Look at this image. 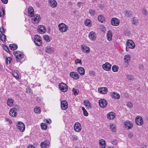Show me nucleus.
Returning <instances> with one entry per match:
<instances>
[{
  "label": "nucleus",
  "mask_w": 148,
  "mask_h": 148,
  "mask_svg": "<svg viewBox=\"0 0 148 148\" xmlns=\"http://www.w3.org/2000/svg\"><path fill=\"white\" fill-rule=\"evenodd\" d=\"M34 42L37 46H40L42 44V40L40 37L38 35L35 36Z\"/></svg>",
  "instance_id": "obj_1"
},
{
  "label": "nucleus",
  "mask_w": 148,
  "mask_h": 148,
  "mask_svg": "<svg viewBox=\"0 0 148 148\" xmlns=\"http://www.w3.org/2000/svg\"><path fill=\"white\" fill-rule=\"evenodd\" d=\"M59 30L62 32H66L68 29V27L64 23H61L58 25Z\"/></svg>",
  "instance_id": "obj_2"
},
{
  "label": "nucleus",
  "mask_w": 148,
  "mask_h": 148,
  "mask_svg": "<svg viewBox=\"0 0 148 148\" xmlns=\"http://www.w3.org/2000/svg\"><path fill=\"white\" fill-rule=\"evenodd\" d=\"M127 47H126V50L127 51V47L128 48L131 49L134 48L135 47V44L133 41L129 40H128L126 42Z\"/></svg>",
  "instance_id": "obj_3"
},
{
  "label": "nucleus",
  "mask_w": 148,
  "mask_h": 148,
  "mask_svg": "<svg viewBox=\"0 0 148 148\" xmlns=\"http://www.w3.org/2000/svg\"><path fill=\"white\" fill-rule=\"evenodd\" d=\"M58 86L60 90L63 92H66L68 90L67 86L64 83H60L59 84Z\"/></svg>",
  "instance_id": "obj_4"
},
{
  "label": "nucleus",
  "mask_w": 148,
  "mask_h": 148,
  "mask_svg": "<svg viewBox=\"0 0 148 148\" xmlns=\"http://www.w3.org/2000/svg\"><path fill=\"white\" fill-rule=\"evenodd\" d=\"M100 106L101 108H105L107 105L108 102L106 100L104 99H101L99 101Z\"/></svg>",
  "instance_id": "obj_5"
},
{
  "label": "nucleus",
  "mask_w": 148,
  "mask_h": 148,
  "mask_svg": "<svg viewBox=\"0 0 148 148\" xmlns=\"http://www.w3.org/2000/svg\"><path fill=\"white\" fill-rule=\"evenodd\" d=\"M13 54L16 56V58L18 59H21L23 57V54L20 51H14Z\"/></svg>",
  "instance_id": "obj_6"
},
{
  "label": "nucleus",
  "mask_w": 148,
  "mask_h": 148,
  "mask_svg": "<svg viewBox=\"0 0 148 148\" xmlns=\"http://www.w3.org/2000/svg\"><path fill=\"white\" fill-rule=\"evenodd\" d=\"M135 121L136 124L138 125H142L143 124V118L140 116H138L136 117Z\"/></svg>",
  "instance_id": "obj_7"
},
{
  "label": "nucleus",
  "mask_w": 148,
  "mask_h": 148,
  "mask_svg": "<svg viewBox=\"0 0 148 148\" xmlns=\"http://www.w3.org/2000/svg\"><path fill=\"white\" fill-rule=\"evenodd\" d=\"M111 24L114 26H117L119 24V20L116 18H112L111 21Z\"/></svg>",
  "instance_id": "obj_8"
},
{
  "label": "nucleus",
  "mask_w": 148,
  "mask_h": 148,
  "mask_svg": "<svg viewBox=\"0 0 148 148\" xmlns=\"http://www.w3.org/2000/svg\"><path fill=\"white\" fill-rule=\"evenodd\" d=\"M38 32L40 34L44 33L46 31V28L43 25H40L38 26L37 29Z\"/></svg>",
  "instance_id": "obj_9"
},
{
  "label": "nucleus",
  "mask_w": 148,
  "mask_h": 148,
  "mask_svg": "<svg viewBox=\"0 0 148 148\" xmlns=\"http://www.w3.org/2000/svg\"><path fill=\"white\" fill-rule=\"evenodd\" d=\"M18 128L19 130L22 132H23L25 130V125L24 124L21 122H18L17 125Z\"/></svg>",
  "instance_id": "obj_10"
},
{
  "label": "nucleus",
  "mask_w": 148,
  "mask_h": 148,
  "mask_svg": "<svg viewBox=\"0 0 148 148\" xmlns=\"http://www.w3.org/2000/svg\"><path fill=\"white\" fill-rule=\"evenodd\" d=\"M102 67L104 70L109 71L111 69V64L109 62H106L102 65Z\"/></svg>",
  "instance_id": "obj_11"
},
{
  "label": "nucleus",
  "mask_w": 148,
  "mask_h": 148,
  "mask_svg": "<svg viewBox=\"0 0 148 148\" xmlns=\"http://www.w3.org/2000/svg\"><path fill=\"white\" fill-rule=\"evenodd\" d=\"M68 107L67 102L65 100H63L61 102V107L63 110L66 109Z\"/></svg>",
  "instance_id": "obj_12"
},
{
  "label": "nucleus",
  "mask_w": 148,
  "mask_h": 148,
  "mask_svg": "<svg viewBox=\"0 0 148 148\" xmlns=\"http://www.w3.org/2000/svg\"><path fill=\"white\" fill-rule=\"evenodd\" d=\"M50 142L48 141L41 142L40 146L42 148H47L49 146Z\"/></svg>",
  "instance_id": "obj_13"
},
{
  "label": "nucleus",
  "mask_w": 148,
  "mask_h": 148,
  "mask_svg": "<svg viewBox=\"0 0 148 148\" xmlns=\"http://www.w3.org/2000/svg\"><path fill=\"white\" fill-rule=\"evenodd\" d=\"M81 124L78 122L76 123L74 125V129L75 131L77 132H79L80 131L81 128Z\"/></svg>",
  "instance_id": "obj_14"
},
{
  "label": "nucleus",
  "mask_w": 148,
  "mask_h": 148,
  "mask_svg": "<svg viewBox=\"0 0 148 148\" xmlns=\"http://www.w3.org/2000/svg\"><path fill=\"white\" fill-rule=\"evenodd\" d=\"M88 37L91 40L95 41L96 38L95 33L93 32H91L89 34Z\"/></svg>",
  "instance_id": "obj_15"
},
{
  "label": "nucleus",
  "mask_w": 148,
  "mask_h": 148,
  "mask_svg": "<svg viewBox=\"0 0 148 148\" xmlns=\"http://www.w3.org/2000/svg\"><path fill=\"white\" fill-rule=\"evenodd\" d=\"M70 76L75 79H77L79 78V75L77 72H72L70 73Z\"/></svg>",
  "instance_id": "obj_16"
},
{
  "label": "nucleus",
  "mask_w": 148,
  "mask_h": 148,
  "mask_svg": "<svg viewBox=\"0 0 148 148\" xmlns=\"http://www.w3.org/2000/svg\"><path fill=\"white\" fill-rule=\"evenodd\" d=\"M40 15L38 14L35 15L34 17L33 18L32 20H33V23H38L40 21Z\"/></svg>",
  "instance_id": "obj_17"
},
{
  "label": "nucleus",
  "mask_w": 148,
  "mask_h": 148,
  "mask_svg": "<svg viewBox=\"0 0 148 148\" xmlns=\"http://www.w3.org/2000/svg\"><path fill=\"white\" fill-rule=\"evenodd\" d=\"M98 90L99 93L102 94H106L108 92L107 88L106 87L99 88Z\"/></svg>",
  "instance_id": "obj_18"
},
{
  "label": "nucleus",
  "mask_w": 148,
  "mask_h": 148,
  "mask_svg": "<svg viewBox=\"0 0 148 148\" xmlns=\"http://www.w3.org/2000/svg\"><path fill=\"white\" fill-rule=\"evenodd\" d=\"M28 16L30 17H32L34 14V10L31 7H29L28 8Z\"/></svg>",
  "instance_id": "obj_19"
},
{
  "label": "nucleus",
  "mask_w": 148,
  "mask_h": 148,
  "mask_svg": "<svg viewBox=\"0 0 148 148\" xmlns=\"http://www.w3.org/2000/svg\"><path fill=\"white\" fill-rule=\"evenodd\" d=\"M16 110V108H12L9 112L10 115L13 117H15L17 115L16 112L15 111Z\"/></svg>",
  "instance_id": "obj_20"
},
{
  "label": "nucleus",
  "mask_w": 148,
  "mask_h": 148,
  "mask_svg": "<svg viewBox=\"0 0 148 148\" xmlns=\"http://www.w3.org/2000/svg\"><path fill=\"white\" fill-rule=\"evenodd\" d=\"M45 51L48 53H53L54 52V49L50 46H47L45 48Z\"/></svg>",
  "instance_id": "obj_21"
},
{
  "label": "nucleus",
  "mask_w": 148,
  "mask_h": 148,
  "mask_svg": "<svg viewBox=\"0 0 148 148\" xmlns=\"http://www.w3.org/2000/svg\"><path fill=\"white\" fill-rule=\"evenodd\" d=\"M82 50L85 53H88L90 52L89 48L84 45H82Z\"/></svg>",
  "instance_id": "obj_22"
},
{
  "label": "nucleus",
  "mask_w": 148,
  "mask_h": 148,
  "mask_svg": "<svg viewBox=\"0 0 148 148\" xmlns=\"http://www.w3.org/2000/svg\"><path fill=\"white\" fill-rule=\"evenodd\" d=\"M107 116L109 119H113L115 117V114L113 112H110L108 114Z\"/></svg>",
  "instance_id": "obj_23"
},
{
  "label": "nucleus",
  "mask_w": 148,
  "mask_h": 148,
  "mask_svg": "<svg viewBox=\"0 0 148 148\" xmlns=\"http://www.w3.org/2000/svg\"><path fill=\"white\" fill-rule=\"evenodd\" d=\"M124 125L127 127V129L128 130L130 129L133 126L132 123L130 121L125 122Z\"/></svg>",
  "instance_id": "obj_24"
},
{
  "label": "nucleus",
  "mask_w": 148,
  "mask_h": 148,
  "mask_svg": "<svg viewBox=\"0 0 148 148\" xmlns=\"http://www.w3.org/2000/svg\"><path fill=\"white\" fill-rule=\"evenodd\" d=\"M49 3L51 6L53 8L56 7L57 5V2L55 0H49Z\"/></svg>",
  "instance_id": "obj_25"
},
{
  "label": "nucleus",
  "mask_w": 148,
  "mask_h": 148,
  "mask_svg": "<svg viewBox=\"0 0 148 148\" xmlns=\"http://www.w3.org/2000/svg\"><path fill=\"white\" fill-rule=\"evenodd\" d=\"M77 71L82 75H83L85 73V70L84 68L79 67L77 68Z\"/></svg>",
  "instance_id": "obj_26"
},
{
  "label": "nucleus",
  "mask_w": 148,
  "mask_h": 148,
  "mask_svg": "<svg viewBox=\"0 0 148 148\" xmlns=\"http://www.w3.org/2000/svg\"><path fill=\"white\" fill-rule=\"evenodd\" d=\"M112 97L113 99H118L119 98L120 96L119 94L113 92L112 93Z\"/></svg>",
  "instance_id": "obj_27"
},
{
  "label": "nucleus",
  "mask_w": 148,
  "mask_h": 148,
  "mask_svg": "<svg viewBox=\"0 0 148 148\" xmlns=\"http://www.w3.org/2000/svg\"><path fill=\"white\" fill-rule=\"evenodd\" d=\"M84 103L88 108H91V107L90 106V103L88 100H85L84 101Z\"/></svg>",
  "instance_id": "obj_28"
},
{
  "label": "nucleus",
  "mask_w": 148,
  "mask_h": 148,
  "mask_svg": "<svg viewBox=\"0 0 148 148\" xmlns=\"http://www.w3.org/2000/svg\"><path fill=\"white\" fill-rule=\"evenodd\" d=\"M100 145L101 146V148H105L106 147V142L104 140L101 139L99 141Z\"/></svg>",
  "instance_id": "obj_29"
},
{
  "label": "nucleus",
  "mask_w": 148,
  "mask_h": 148,
  "mask_svg": "<svg viewBox=\"0 0 148 148\" xmlns=\"http://www.w3.org/2000/svg\"><path fill=\"white\" fill-rule=\"evenodd\" d=\"M112 33L111 31L110 30L108 31L107 34V39L109 41H110L112 39Z\"/></svg>",
  "instance_id": "obj_30"
},
{
  "label": "nucleus",
  "mask_w": 148,
  "mask_h": 148,
  "mask_svg": "<svg viewBox=\"0 0 148 148\" xmlns=\"http://www.w3.org/2000/svg\"><path fill=\"white\" fill-rule=\"evenodd\" d=\"M130 56L129 55L127 54L125 55L124 57V60L127 63V64H128L129 60L130 59Z\"/></svg>",
  "instance_id": "obj_31"
},
{
  "label": "nucleus",
  "mask_w": 148,
  "mask_h": 148,
  "mask_svg": "<svg viewBox=\"0 0 148 148\" xmlns=\"http://www.w3.org/2000/svg\"><path fill=\"white\" fill-rule=\"evenodd\" d=\"M98 19L99 21L102 23H103L105 21V18L102 15H99L98 16Z\"/></svg>",
  "instance_id": "obj_32"
},
{
  "label": "nucleus",
  "mask_w": 148,
  "mask_h": 148,
  "mask_svg": "<svg viewBox=\"0 0 148 148\" xmlns=\"http://www.w3.org/2000/svg\"><path fill=\"white\" fill-rule=\"evenodd\" d=\"M9 46L10 49L12 50H14L16 49L18 47L17 45L15 44H10Z\"/></svg>",
  "instance_id": "obj_33"
},
{
  "label": "nucleus",
  "mask_w": 148,
  "mask_h": 148,
  "mask_svg": "<svg viewBox=\"0 0 148 148\" xmlns=\"http://www.w3.org/2000/svg\"><path fill=\"white\" fill-rule=\"evenodd\" d=\"M124 12L125 16L127 17H129L132 14V12L130 11H125Z\"/></svg>",
  "instance_id": "obj_34"
},
{
  "label": "nucleus",
  "mask_w": 148,
  "mask_h": 148,
  "mask_svg": "<svg viewBox=\"0 0 148 148\" xmlns=\"http://www.w3.org/2000/svg\"><path fill=\"white\" fill-rule=\"evenodd\" d=\"M13 100L11 98L9 99L7 101V104L9 106H11L13 104Z\"/></svg>",
  "instance_id": "obj_35"
},
{
  "label": "nucleus",
  "mask_w": 148,
  "mask_h": 148,
  "mask_svg": "<svg viewBox=\"0 0 148 148\" xmlns=\"http://www.w3.org/2000/svg\"><path fill=\"white\" fill-rule=\"evenodd\" d=\"M6 39V36L5 35L3 34H0V40L3 42L5 41Z\"/></svg>",
  "instance_id": "obj_36"
},
{
  "label": "nucleus",
  "mask_w": 148,
  "mask_h": 148,
  "mask_svg": "<svg viewBox=\"0 0 148 148\" xmlns=\"http://www.w3.org/2000/svg\"><path fill=\"white\" fill-rule=\"evenodd\" d=\"M118 66L116 65H113L112 67V70L114 72H117L118 71Z\"/></svg>",
  "instance_id": "obj_37"
},
{
  "label": "nucleus",
  "mask_w": 148,
  "mask_h": 148,
  "mask_svg": "<svg viewBox=\"0 0 148 148\" xmlns=\"http://www.w3.org/2000/svg\"><path fill=\"white\" fill-rule=\"evenodd\" d=\"M85 24L86 25L89 27L91 26L90 21L89 19H86L85 22Z\"/></svg>",
  "instance_id": "obj_38"
},
{
  "label": "nucleus",
  "mask_w": 148,
  "mask_h": 148,
  "mask_svg": "<svg viewBox=\"0 0 148 148\" xmlns=\"http://www.w3.org/2000/svg\"><path fill=\"white\" fill-rule=\"evenodd\" d=\"M40 125L42 129L45 130L47 129V126L46 123H42Z\"/></svg>",
  "instance_id": "obj_39"
},
{
  "label": "nucleus",
  "mask_w": 148,
  "mask_h": 148,
  "mask_svg": "<svg viewBox=\"0 0 148 148\" xmlns=\"http://www.w3.org/2000/svg\"><path fill=\"white\" fill-rule=\"evenodd\" d=\"M43 38L47 42H49L50 40L49 38V37L47 35H45L43 36Z\"/></svg>",
  "instance_id": "obj_40"
},
{
  "label": "nucleus",
  "mask_w": 148,
  "mask_h": 148,
  "mask_svg": "<svg viewBox=\"0 0 148 148\" xmlns=\"http://www.w3.org/2000/svg\"><path fill=\"white\" fill-rule=\"evenodd\" d=\"M34 112L35 113H40V107L35 108L34 109Z\"/></svg>",
  "instance_id": "obj_41"
},
{
  "label": "nucleus",
  "mask_w": 148,
  "mask_h": 148,
  "mask_svg": "<svg viewBox=\"0 0 148 148\" xmlns=\"http://www.w3.org/2000/svg\"><path fill=\"white\" fill-rule=\"evenodd\" d=\"M95 10L92 9H90L89 11V13L92 16H94L95 15Z\"/></svg>",
  "instance_id": "obj_42"
},
{
  "label": "nucleus",
  "mask_w": 148,
  "mask_h": 148,
  "mask_svg": "<svg viewBox=\"0 0 148 148\" xmlns=\"http://www.w3.org/2000/svg\"><path fill=\"white\" fill-rule=\"evenodd\" d=\"M12 75L16 79H19V76L17 72H14L12 73Z\"/></svg>",
  "instance_id": "obj_43"
},
{
  "label": "nucleus",
  "mask_w": 148,
  "mask_h": 148,
  "mask_svg": "<svg viewBox=\"0 0 148 148\" xmlns=\"http://www.w3.org/2000/svg\"><path fill=\"white\" fill-rule=\"evenodd\" d=\"M72 91L73 92L74 94L75 95H77L79 92V90L77 89H75L74 88H73Z\"/></svg>",
  "instance_id": "obj_44"
},
{
  "label": "nucleus",
  "mask_w": 148,
  "mask_h": 148,
  "mask_svg": "<svg viewBox=\"0 0 148 148\" xmlns=\"http://www.w3.org/2000/svg\"><path fill=\"white\" fill-rule=\"evenodd\" d=\"M75 63L76 64H77L79 63L80 64H82V60H79V59H76L75 60Z\"/></svg>",
  "instance_id": "obj_45"
},
{
  "label": "nucleus",
  "mask_w": 148,
  "mask_h": 148,
  "mask_svg": "<svg viewBox=\"0 0 148 148\" xmlns=\"http://www.w3.org/2000/svg\"><path fill=\"white\" fill-rule=\"evenodd\" d=\"M11 60H12L11 58L10 57H8L7 58H6V61H5L6 64H8V61L9 62V63H10L11 62Z\"/></svg>",
  "instance_id": "obj_46"
},
{
  "label": "nucleus",
  "mask_w": 148,
  "mask_h": 148,
  "mask_svg": "<svg viewBox=\"0 0 148 148\" xmlns=\"http://www.w3.org/2000/svg\"><path fill=\"white\" fill-rule=\"evenodd\" d=\"M127 105V107L129 108H132L133 107V104L131 102H128Z\"/></svg>",
  "instance_id": "obj_47"
},
{
  "label": "nucleus",
  "mask_w": 148,
  "mask_h": 148,
  "mask_svg": "<svg viewBox=\"0 0 148 148\" xmlns=\"http://www.w3.org/2000/svg\"><path fill=\"white\" fill-rule=\"evenodd\" d=\"M127 79L129 80H132L133 77L130 74H127Z\"/></svg>",
  "instance_id": "obj_48"
},
{
  "label": "nucleus",
  "mask_w": 148,
  "mask_h": 148,
  "mask_svg": "<svg viewBox=\"0 0 148 148\" xmlns=\"http://www.w3.org/2000/svg\"><path fill=\"white\" fill-rule=\"evenodd\" d=\"M110 128L111 129L112 131H115L116 130L114 125L113 124L110 125Z\"/></svg>",
  "instance_id": "obj_49"
},
{
  "label": "nucleus",
  "mask_w": 148,
  "mask_h": 148,
  "mask_svg": "<svg viewBox=\"0 0 148 148\" xmlns=\"http://www.w3.org/2000/svg\"><path fill=\"white\" fill-rule=\"evenodd\" d=\"M138 22L137 19H136L134 17L133 18V23L134 24H136Z\"/></svg>",
  "instance_id": "obj_50"
},
{
  "label": "nucleus",
  "mask_w": 148,
  "mask_h": 148,
  "mask_svg": "<svg viewBox=\"0 0 148 148\" xmlns=\"http://www.w3.org/2000/svg\"><path fill=\"white\" fill-rule=\"evenodd\" d=\"M0 32L2 34H3V33H4L5 32V31L3 27H2L0 28Z\"/></svg>",
  "instance_id": "obj_51"
},
{
  "label": "nucleus",
  "mask_w": 148,
  "mask_h": 148,
  "mask_svg": "<svg viewBox=\"0 0 148 148\" xmlns=\"http://www.w3.org/2000/svg\"><path fill=\"white\" fill-rule=\"evenodd\" d=\"M89 74L90 75L94 76L95 75L94 72L93 71H90L89 72Z\"/></svg>",
  "instance_id": "obj_52"
},
{
  "label": "nucleus",
  "mask_w": 148,
  "mask_h": 148,
  "mask_svg": "<svg viewBox=\"0 0 148 148\" xmlns=\"http://www.w3.org/2000/svg\"><path fill=\"white\" fill-rule=\"evenodd\" d=\"M4 49L6 51L8 52V53H9V50L8 49V47H7L5 46L4 47Z\"/></svg>",
  "instance_id": "obj_53"
},
{
  "label": "nucleus",
  "mask_w": 148,
  "mask_h": 148,
  "mask_svg": "<svg viewBox=\"0 0 148 148\" xmlns=\"http://www.w3.org/2000/svg\"><path fill=\"white\" fill-rule=\"evenodd\" d=\"M84 115L85 116H87L88 115V113L86 110L83 112Z\"/></svg>",
  "instance_id": "obj_54"
},
{
  "label": "nucleus",
  "mask_w": 148,
  "mask_h": 148,
  "mask_svg": "<svg viewBox=\"0 0 148 148\" xmlns=\"http://www.w3.org/2000/svg\"><path fill=\"white\" fill-rule=\"evenodd\" d=\"M112 144H113V145L116 144L117 142V141L116 140L113 139V140H112Z\"/></svg>",
  "instance_id": "obj_55"
},
{
  "label": "nucleus",
  "mask_w": 148,
  "mask_h": 148,
  "mask_svg": "<svg viewBox=\"0 0 148 148\" xmlns=\"http://www.w3.org/2000/svg\"><path fill=\"white\" fill-rule=\"evenodd\" d=\"M31 90V89L29 88H27V93L28 94H30L31 92L30 90Z\"/></svg>",
  "instance_id": "obj_56"
},
{
  "label": "nucleus",
  "mask_w": 148,
  "mask_h": 148,
  "mask_svg": "<svg viewBox=\"0 0 148 148\" xmlns=\"http://www.w3.org/2000/svg\"><path fill=\"white\" fill-rule=\"evenodd\" d=\"M1 1L4 4H6L8 2V0H1Z\"/></svg>",
  "instance_id": "obj_57"
},
{
  "label": "nucleus",
  "mask_w": 148,
  "mask_h": 148,
  "mask_svg": "<svg viewBox=\"0 0 148 148\" xmlns=\"http://www.w3.org/2000/svg\"><path fill=\"white\" fill-rule=\"evenodd\" d=\"M4 14V12L3 10H2V12H0V17H1L2 16H3Z\"/></svg>",
  "instance_id": "obj_58"
},
{
  "label": "nucleus",
  "mask_w": 148,
  "mask_h": 148,
  "mask_svg": "<svg viewBox=\"0 0 148 148\" xmlns=\"http://www.w3.org/2000/svg\"><path fill=\"white\" fill-rule=\"evenodd\" d=\"M28 148H35L32 145H29Z\"/></svg>",
  "instance_id": "obj_59"
},
{
  "label": "nucleus",
  "mask_w": 148,
  "mask_h": 148,
  "mask_svg": "<svg viewBox=\"0 0 148 148\" xmlns=\"http://www.w3.org/2000/svg\"><path fill=\"white\" fill-rule=\"evenodd\" d=\"M128 136L129 138H131L132 136V133H130L128 134Z\"/></svg>",
  "instance_id": "obj_60"
},
{
  "label": "nucleus",
  "mask_w": 148,
  "mask_h": 148,
  "mask_svg": "<svg viewBox=\"0 0 148 148\" xmlns=\"http://www.w3.org/2000/svg\"><path fill=\"white\" fill-rule=\"evenodd\" d=\"M46 122L47 123H48L50 124L51 123V119H49V120H48L47 119L46 120Z\"/></svg>",
  "instance_id": "obj_61"
},
{
  "label": "nucleus",
  "mask_w": 148,
  "mask_h": 148,
  "mask_svg": "<svg viewBox=\"0 0 148 148\" xmlns=\"http://www.w3.org/2000/svg\"><path fill=\"white\" fill-rule=\"evenodd\" d=\"M143 13L144 15H146L147 14V11L146 10H144L143 11Z\"/></svg>",
  "instance_id": "obj_62"
},
{
  "label": "nucleus",
  "mask_w": 148,
  "mask_h": 148,
  "mask_svg": "<svg viewBox=\"0 0 148 148\" xmlns=\"http://www.w3.org/2000/svg\"><path fill=\"white\" fill-rule=\"evenodd\" d=\"M77 136H75L73 137V139L77 140Z\"/></svg>",
  "instance_id": "obj_63"
},
{
  "label": "nucleus",
  "mask_w": 148,
  "mask_h": 148,
  "mask_svg": "<svg viewBox=\"0 0 148 148\" xmlns=\"http://www.w3.org/2000/svg\"><path fill=\"white\" fill-rule=\"evenodd\" d=\"M82 3V2H78L77 3V5L78 6H80V5L81 4V3Z\"/></svg>",
  "instance_id": "obj_64"
}]
</instances>
